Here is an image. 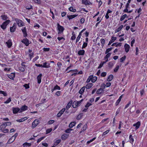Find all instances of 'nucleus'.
<instances>
[{"instance_id": "nucleus-24", "label": "nucleus", "mask_w": 147, "mask_h": 147, "mask_svg": "<svg viewBox=\"0 0 147 147\" xmlns=\"http://www.w3.org/2000/svg\"><path fill=\"white\" fill-rule=\"evenodd\" d=\"M113 76L112 75H110L107 79V80L108 82H110L112 80Z\"/></svg>"}, {"instance_id": "nucleus-14", "label": "nucleus", "mask_w": 147, "mask_h": 147, "mask_svg": "<svg viewBox=\"0 0 147 147\" xmlns=\"http://www.w3.org/2000/svg\"><path fill=\"white\" fill-rule=\"evenodd\" d=\"M42 76V74H40L37 77V80L38 81V83L40 84L41 82V77Z\"/></svg>"}, {"instance_id": "nucleus-22", "label": "nucleus", "mask_w": 147, "mask_h": 147, "mask_svg": "<svg viewBox=\"0 0 147 147\" xmlns=\"http://www.w3.org/2000/svg\"><path fill=\"white\" fill-rule=\"evenodd\" d=\"M42 67H43L49 68L50 67L49 64H47V63L46 62L43 63V65H42Z\"/></svg>"}, {"instance_id": "nucleus-26", "label": "nucleus", "mask_w": 147, "mask_h": 147, "mask_svg": "<svg viewBox=\"0 0 147 147\" xmlns=\"http://www.w3.org/2000/svg\"><path fill=\"white\" fill-rule=\"evenodd\" d=\"M85 51L84 50H80L78 51V54L79 55H83L84 54Z\"/></svg>"}, {"instance_id": "nucleus-45", "label": "nucleus", "mask_w": 147, "mask_h": 147, "mask_svg": "<svg viewBox=\"0 0 147 147\" xmlns=\"http://www.w3.org/2000/svg\"><path fill=\"white\" fill-rule=\"evenodd\" d=\"M126 58V57L125 55H124L123 57H122L120 59V62H122L124 61L125 60Z\"/></svg>"}, {"instance_id": "nucleus-25", "label": "nucleus", "mask_w": 147, "mask_h": 147, "mask_svg": "<svg viewBox=\"0 0 147 147\" xmlns=\"http://www.w3.org/2000/svg\"><path fill=\"white\" fill-rule=\"evenodd\" d=\"M8 77L11 79H13V78L15 77V74L11 73V74L9 75Z\"/></svg>"}, {"instance_id": "nucleus-41", "label": "nucleus", "mask_w": 147, "mask_h": 147, "mask_svg": "<svg viewBox=\"0 0 147 147\" xmlns=\"http://www.w3.org/2000/svg\"><path fill=\"white\" fill-rule=\"evenodd\" d=\"M69 10L73 12H75L76 11V9H74L72 7H71L69 8Z\"/></svg>"}, {"instance_id": "nucleus-35", "label": "nucleus", "mask_w": 147, "mask_h": 147, "mask_svg": "<svg viewBox=\"0 0 147 147\" xmlns=\"http://www.w3.org/2000/svg\"><path fill=\"white\" fill-rule=\"evenodd\" d=\"M123 27V25H121L115 30V32H119V31L121 30L122 28Z\"/></svg>"}, {"instance_id": "nucleus-48", "label": "nucleus", "mask_w": 147, "mask_h": 147, "mask_svg": "<svg viewBox=\"0 0 147 147\" xmlns=\"http://www.w3.org/2000/svg\"><path fill=\"white\" fill-rule=\"evenodd\" d=\"M52 128H49L47 129L46 131V134H48L52 131Z\"/></svg>"}, {"instance_id": "nucleus-56", "label": "nucleus", "mask_w": 147, "mask_h": 147, "mask_svg": "<svg viewBox=\"0 0 147 147\" xmlns=\"http://www.w3.org/2000/svg\"><path fill=\"white\" fill-rule=\"evenodd\" d=\"M87 44H88L87 43L85 42H84L82 47V48L83 49L85 48L86 47H87Z\"/></svg>"}, {"instance_id": "nucleus-31", "label": "nucleus", "mask_w": 147, "mask_h": 147, "mask_svg": "<svg viewBox=\"0 0 147 147\" xmlns=\"http://www.w3.org/2000/svg\"><path fill=\"white\" fill-rule=\"evenodd\" d=\"M76 124V122H71L69 124V126L70 128H72L73 126L75 125Z\"/></svg>"}, {"instance_id": "nucleus-47", "label": "nucleus", "mask_w": 147, "mask_h": 147, "mask_svg": "<svg viewBox=\"0 0 147 147\" xmlns=\"http://www.w3.org/2000/svg\"><path fill=\"white\" fill-rule=\"evenodd\" d=\"M111 54V53H107V54L105 57V59H108V58L110 57Z\"/></svg>"}, {"instance_id": "nucleus-30", "label": "nucleus", "mask_w": 147, "mask_h": 147, "mask_svg": "<svg viewBox=\"0 0 147 147\" xmlns=\"http://www.w3.org/2000/svg\"><path fill=\"white\" fill-rule=\"evenodd\" d=\"M87 128V125L86 124H85L83 126L82 129V130L80 132V133H81L82 131H84L86 130Z\"/></svg>"}, {"instance_id": "nucleus-32", "label": "nucleus", "mask_w": 147, "mask_h": 147, "mask_svg": "<svg viewBox=\"0 0 147 147\" xmlns=\"http://www.w3.org/2000/svg\"><path fill=\"white\" fill-rule=\"evenodd\" d=\"M26 119H27V118H26V117L17 120L16 121H17L18 122H21L24 121Z\"/></svg>"}, {"instance_id": "nucleus-15", "label": "nucleus", "mask_w": 147, "mask_h": 147, "mask_svg": "<svg viewBox=\"0 0 147 147\" xmlns=\"http://www.w3.org/2000/svg\"><path fill=\"white\" fill-rule=\"evenodd\" d=\"M82 3L83 4L86 5H89L91 4V3L88 1V0H82Z\"/></svg>"}, {"instance_id": "nucleus-18", "label": "nucleus", "mask_w": 147, "mask_h": 147, "mask_svg": "<svg viewBox=\"0 0 147 147\" xmlns=\"http://www.w3.org/2000/svg\"><path fill=\"white\" fill-rule=\"evenodd\" d=\"M22 30L24 36L26 37L27 36V34L26 32V29L25 27H24V28L22 29Z\"/></svg>"}, {"instance_id": "nucleus-2", "label": "nucleus", "mask_w": 147, "mask_h": 147, "mask_svg": "<svg viewBox=\"0 0 147 147\" xmlns=\"http://www.w3.org/2000/svg\"><path fill=\"white\" fill-rule=\"evenodd\" d=\"M57 29L59 31L58 34H59L60 32H63L64 30V28L62 26H60L59 23L57 24Z\"/></svg>"}, {"instance_id": "nucleus-50", "label": "nucleus", "mask_w": 147, "mask_h": 147, "mask_svg": "<svg viewBox=\"0 0 147 147\" xmlns=\"http://www.w3.org/2000/svg\"><path fill=\"white\" fill-rule=\"evenodd\" d=\"M2 131L4 133H7L9 132V130L7 129H3Z\"/></svg>"}, {"instance_id": "nucleus-49", "label": "nucleus", "mask_w": 147, "mask_h": 147, "mask_svg": "<svg viewBox=\"0 0 147 147\" xmlns=\"http://www.w3.org/2000/svg\"><path fill=\"white\" fill-rule=\"evenodd\" d=\"M72 106L74 108H76L78 107V106L76 103V102L74 101L72 103Z\"/></svg>"}, {"instance_id": "nucleus-64", "label": "nucleus", "mask_w": 147, "mask_h": 147, "mask_svg": "<svg viewBox=\"0 0 147 147\" xmlns=\"http://www.w3.org/2000/svg\"><path fill=\"white\" fill-rule=\"evenodd\" d=\"M107 73L106 72H103L101 74V76L103 77H104L106 75Z\"/></svg>"}, {"instance_id": "nucleus-17", "label": "nucleus", "mask_w": 147, "mask_h": 147, "mask_svg": "<svg viewBox=\"0 0 147 147\" xmlns=\"http://www.w3.org/2000/svg\"><path fill=\"white\" fill-rule=\"evenodd\" d=\"M72 100H71L69 101V102L67 104L66 107V109L67 110H68V109L70 108L71 107L72 103Z\"/></svg>"}, {"instance_id": "nucleus-39", "label": "nucleus", "mask_w": 147, "mask_h": 147, "mask_svg": "<svg viewBox=\"0 0 147 147\" xmlns=\"http://www.w3.org/2000/svg\"><path fill=\"white\" fill-rule=\"evenodd\" d=\"M122 95L118 99L117 101V102L115 103L116 105H117L119 104V103L121 101V100L122 97Z\"/></svg>"}, {"instance_id": "nucleus-12", "label": "nucleus", "mask_w": 147, "mask_h": 147, "mask_svg": "<svg viewBox=\"0 0 147 147\" xmlns=\"http://www.w3.org/2000/svg\"><path fill=\"white\" fill-rule=\"evenodd\" d=\"M69 135L66 134H63L61 137L62 140H65L68 138Z\"/></svg>"}, {"instance_id": "nucleus-55", "label": "nucleus", "mask_w": 147, "mask_h": 147, "mask_svg": "<svg viewBox=\"0 0 147 147\" xmlns=\"http://www.w3.org/2000/svg\"><path fill=\"white\" fill-rule=\"evenodd\" d=\"M119 68V66L117 65L116 67L114 69V71L115 72H117Z\"/></svg>"}, {"instance_id": "nucleus-54", "label": "nucleus", "mask_w": 147, "mask_h": 147, "mask_svg": "<svg viewBox=\"0 0 147 147\" xmlns=\"http://www.w3.org/2000/svg\"><path fill=\"white\" fill-rule=\"evenodd\" d=\"M45 136H43V137H42L40 138L39 139H38V140L37 142L38 143L41 141L42 140H43L45 138Z\"/></svg>"}, {"instance_id": "nucleus-51", "label": "nucleus", "mask_w": 147, "mask_h": 147, "mask_svg": "<svg viewBox=\"0 0 147 147\" xmlns=\"http://www.w3.org/2000/svg\"><path fill=\"white\" fill-rule=\"evenodd\" d=\"M61 142V140H57L55 143V145H57L59 144Z\"/></svg>"}, {"instance_id": "nucleus-43", "label": "nucleus", "mask_w": 147, "mask_h": 147, "mask_svg": "<svg viewBox=\"0 0 147 147\" xmlns=\"http://www.w3.org/2000/svg\"><path fill=\"white\" fill-rule=\"evenodd\" d=\"M11 101V98L10 97L7 100L5 101L4 103L5 104H8Z\"/></svg>"}, {"instance_id": "nucleus-3", "label": "nucleus", "mask_w": 147, "mask_h": 147, "mask_svg": "<svg viewBox=\"0 0 147 147\" xmlns=\"http://www.w3.org/2000/svg\"><path fill=\"white\" fill-rule=\"evenodd\" d=\"M39 121L37 119H35L33 122L32 124V128L35 127L39 123Z\"/></svg>"}, {"instance_id": "nucleus-19", "label": "nucleus", "mask_w": 147, "mask_h": 147, "mask_svg": "<svg viewBox=\"0 0 147 147\" xmlns=\"http://www.w3.org/2000/svg\"><path fill=\"white\" fill-rule=\"evenodd\" d=\"M78 16V14H74L73 15H69L67 16V17L68 18L69 20L77 16Z\"/></svg>"}, {"instance_id": "nucleus-29", "label": "nucleus", "mask_w": 147, "mask_h": 147, "mask_svg": "<svg viewBox=\"0 0 147 147\" xmlns=\"http://www.w3.org/2000/svg\"><path fill=\"white\" fill-rule=\"evenodd\" d=\"M85 89V87L84 86L82 87L79 91V93L81 94H82L84 92Z\"/></svg>"}, {"instance_id": "nucleus-34", "label": "nucleus", "mask_w": 147, "mask_h": 147, "mask_svg": "<svg viewBox=\"0 0 147 147\" xmlns=\"http://www.w3.org/2000/svg\"><path fill=\"white\" fill-rule=\"evenodd\" d=\"M117 44V43H113L112 45L111 46H113L115 45L116 47H117L119 46H121V43L120 42H119Z\"/></svg>"}, {"instance_id": "nucleus-6", "label": "nucleus", "mask_w": 147, "mask_h": 147, "mask_svg": "<svg viewBox=\"0 0 147 147\" xmlns=\"http://www.w3.org/2000/svg\"><path fill=\"white\" fill-rule=\"evenodd\" d=\"M22 42L25 44L26 46H28V45L29 43V40L27 38H26L25 39H23L22 40Z\"/></svg>"}, {"instance_id": "nucleus-27", "label": "nucleus", "mask_w": 147, "mask_h": 147, "mask_svg": "<svg viewBox=\"0 0 147 147\" xmlns=\"http://www.w3.org/2000/svg\"><path fill=\"white\" fill-rule=\"evenodd\" d=\"M6 126L5 124V123H4L3 124H2L0 126V130H2L3 129H5Z\"/></svg>"}, {"instance_id": "nucleus-58", "label": "nucleus", "mask_w": 147, "mask_h": 147, "mask_svg": "<svg viewBox=\"0 0 147 147\" xmlns=\"http://www.w3.org/2000/svg\"><path fill=\"white\" fill-rule=\"evenodd\" d=\"M106 86V85L104 83H103L100 86V88L104 90V89L105 88Z\"/></svg>"}, {"instance_id": "nucleus-38", "label": "nucleus", "mask_w": 147, "mask_h": 147, "mask_svg": "<svg viewBox=\"0 0 147 147\" xmlns=\"http://www.w3.org/2000/svg\"><path fill=\"white\" fill-rule=\"evenodd\" d=\"M93 77V75H91L88 78L87 81L86 82L87 83H89L90 82V80L92 81V78Z\"/></svg>"}, {"instance_id": "nucleus-37", "label": "nucleus", "mask_w": 147, "mask_h": 147, "mask_svg": "<svg viewBox=\"0 0 147 147\" xmlns=\"http://www.w3.org/2000/svg\"><path fill=\"white\" fill-rule=\"evenodd\" d=\"M83 116V114L82 113H81L80 114L77 116V117L76 118L77 119V120L80 119H81V118H82Z\"/></svg>"}, {"instance_id": "nucleus-4", "label": "nucleus", "mask_w": 147, "mask_h": 147, "mask_svg": "<svg viewBox=\"0 0 147 147\" xmlns=\"http://www.w3.org/2000/svg\"><path fill=\"white\" fill-rule=\"evenodd\" d=\"M16 28V24L14 23L12 26L10 27V31L11 32H15Z\"/></svg>"}, {"instance_id": "nucleus-16", "label": "nucleus", "mask_w": 147, "mask_h": 147, "mask_svg": "<svg viewBox=\"0 0 147 147\" xmlns=\"http://www.w3.org/2000/svg\"><path fill=\"white\" fill-rule=\"evenodd\" d=\"M61 89L60 86L56 85L53 88L51 89L52 92H53L54 90H60Z\"/></svg>"}, {"instance_id": "nucleus-40", "label": "nucleus", "mask_w": 147, "mask_h": 147, "mask_svg": "<svg viewBox=\"0 0 147 147\" xmlns=\"http://www.w3.org/2000/svg\"><path fill=\"white\" fill-rule=\"evenodd\" d=\"M97 80V78L96 76H93V77L92 78V82L94 83Z\"/></svg>"}, {"instance_id": "nucleus-28", "label": "nucleus", "mask_w": 147, "mask_h": 147, "mask_svg": "<svg viewBox=\"0 0 147 147\" xmlns=\"http://www.w3.org/2000/svg\"><path fill=\"white\" fill-rule=\"evenodd\" d=\"M92 86L93 84L92 83H89L85 87L86 89H90Z\"/></svg>"}, {"instance_id": "nucleus-13", "label": "nucleus", "mask_w": 147, "mask_h": 147, "mask_svg": "<svg viewBox=\"0 0 147 147\" xmlns=\"http://www.w3.org/2000/svg\"><path fill=\"white\" fill-rule=\"evenodd\" d=\"M6 43L7 45V47L9 48H10L12 45L11 40L10 39L6 42Z\"/></svg>"}, {"instance_id": "nucleus-8", "label": "nucleus", "mask_w": 147, "mask_h": 147, "mask_svg": "<svg viewBox=\"0 0 147 147\" xmlns=\"http://www.w3.org/2000/svg\"><path fill=\"white\" fill-rule=\"evenodd\" d=\"M125 51L126 53H127L129 50L130 46L129 45L125 44L124 45Z\"/></svg>"}, {"instance_id": "nucleus-63", "label": "nucleus", "mask_w": 147, "mask_h": 147, "mask_svg": "<svg viewBox=\"0 0 147 147\" xmlns=\"http://www.w3.org/2000/svg\"><path fill=\"white\" fill-rule=\"evenodd\" d=\"M5 124L6 126H10L11 125V123L10 122H5Z\"/></svg>"}, {"instance_id": "nucleus-5", "label": "nucleus", "mask_w": 147, "mask_h": 147, "mask_svg": "<svg viewBox=\"0 0 147 147\" xmlns=\"http://www.w3.org/2000/svg\"><path fill=\"white\" fill-rule=\"evenodd\" d=\"M16 21L17 22L18 25L19 26H23V24L21 20L18 19H16Z\"/></svg>"}, {"instance_id": "nucleus-1", "label": "nucleus", "mask_w": 147, "mask_h": 147, "mask_svg": "<svg viewBox=\"0 0 147 147\" xmlns=\"http://www.w3.org/2000/svg\"><path fill=\"white\" fill-rule=\"evenodd\" d=\"M10 22L9 20H7L3 22L1 26V28L3 30H5L6 28L7 25Z\"/></svg>"}, {"instance_id": "nucleus-11", "label": "nucleus", "mask_w": 147, "mask_h": 147, "mask_svg": "<svg viewBox=\"0 0 147 147\" xmlns=\"http://www.w3.org/2000/svg\"><path fill=\"white\" fill-rule=\"evenodd\" d=\"M28 109V107L26 106L25 105L24 106H23L20 108V112H21L23 111H25L27 110Z\"/></svg>"}, {"instance_id": "nucleus-59", "label": "nucleus", "mask_w": 147, "mask_h": 147, "mask_svg": "<svg viewBox=\"0 0 147 147\" xmlns=\"http://www.w3.org/2000/svg\"><path fill=\"white\" fill-rule=\"evenodd\" d=\"M100 41L102 43V45L103 46L104 45L105 40L103 39H101L100 40Z\"/></svg>"}, {"instance_id": "nucleus-9", "label": "nucleus", "mask_w": 147, "mask_h": 147, "mask_svg": "<svg viewBox=\"0 0 147 147\" xmlns=\"http://www.w3.org/2000/svg\"><path fill=\"white\" fill-rule=\"evenodd\" d=\"M65 110V108L63 109H61L60 112L57 114V117H60L61 116V115L63 114L64 111Z\"/></svg>"}, {"instance_id": "nucleus-62", "label": "nucleus", "mask_w": 147, "mask_h": 147, "mask_svg": "<svg viewBox=\"0 0 147 147\" xmlns=\"http://www.w3.org/2000/svg\"><path fill=\"white\" fill-rule=\"evenodd\" d=\"M92 104L91 103H89V102H88L87 104L85 105V107L86 108H88Z\"/></svg>"}, {"instance_id": "nucleus-23", "label": "nucleus", "mask_w": 147, "mask_h": 147, "mask_svg": "<svg viewBox=\"0 0 147 147\" xmlns=\"http://www.w3.org/2000/svg\"><path fill=\"white\" fill-rule=\"evenodd\" d=\"M15 138H13V137H11L8 140L7 143L8 144H11L15 140Z\"/></svg>"}, {"instance_id": "nucleus-21", "label": "nucleus", "mask_w": 147, "mask_h": 147, "mask_svg": "<svg viewBox=\"0 0 147 147\" xmlns=\"http://www.w3.org/2000/svg\"><path fill=\"white\" fill-rule=\"evenodd\" d=\"M116 39V38L115 37H112L111 38V40L110 41L109 44H108V45H110L114 41H115Z\"/></svg>"}, {"instance_id": "nucleus-33", "label": "nucleus", "mask_w": 147, "mask_h": 147, "mask_svg": "<svg viewBox=\"0 0 147 147\" xmlns=\"http://www.w3.org/2000/svg\"><path fill=\"white\" fill-rule=\"evenodd\" d=\"M129 140H130V142L132 144L134 141V139L133 138L131 135H130L129 137Z\"/></svg>"}, {"instance_id": "nucleus-10", "label": "nucleus", "mask_w": 147, "mask_h": 147, "mask_svg": "<svg viewBox=\"0 0 147 147\" xmlns=\"http://www.w3.org/2000/svg\"><path fill=\"white\" fill-rule=\"evenodd\" d=\"M140 121L137 122L136 123L133 124L134 126H135L136 129H138L140 127Z\"/></svg>"}, {"instance_id": "nucleus-61", "label": "nucleus", "mask_w": 147, "mask_h": 147, "mask_svg": "<svg viewBox=\"0 0 147 147\" xmlns=\"http://www.w3.org/2000/svg\"><path fill=\"white\" fill-rule=\"evenodd\" d=\"M113 65V63L111 62H110L109 63V66L110 67H112Z\"/></svg>"}, {"instance_id": "nucleus-20", "label": "nucleus", "mask_w": 147, "mask_h": 147, "mask_svg": "<svg viewBox=\"0 0 147 147\" xmlns=\"http://www.w3.org/2000/svg\"><path fill=\"white\" fill-rule=\"evenodd\" d=\"M104 91V90L101 88L98 89L96 92V93L98 94H100L102 92Z\"/></svg>"}, {"instance_id": "nucleus-7", "label": "nucleus", "mask_w": 147, "mask_h": 147, "mask_svg": "<svg viewBox=\"0 0 147 147\" xmlns=\"http://www.w3.org/2000/svg\"><path fill=\"white\" fill-rule=\"evenodd\" d=\"M13 111L14 113L16 114L18 112H20V109L19 108H12Z\"/></svg>"}, {"instance_id": "nucleus-52", "label": "nucleus", "mask_w": 147, "mask_h": 147, "mask_svg": "<svg viewBox=\"0 0 147 147\" xmlns=\"http://www.w3.org/2000/svg\"><path fill=\"white\" fill-rule=\"evenodd\" d=\"M73 129L71 128H68L65 130V132L67 133H69Z\"/></svg>"}, {"instance_id": "nucleus-57", "label": "nucleus", "mask_w": 147, "mask_h": 147, "mask_svg": "<svg viewBox=\"0 0 147 147\" xmlns=\"http://www.w3.org/2000/svg\"><path fill=\"white\" fill-rule=\"evenodd\" d=\"M55 121L54 120H50L48 122V124L49 125L53 123Z\"/></svg>"}, {"instance_id": "nucleus-36", "label": "nucleus", "mask_w": 147, "mask_h": 147, "mask_svg": "<svg viewBox=\"0 0 147 147\" xmlns=\"http://www.w3.org/2000/svg\"><path fill=\"white\" fill-rule=\"evenodd\" d=\"M1 17L2 19L4 20H5L8 19V17L7 16L5 15H2L1 16Z\"/></svg>"}, {"instance_id": "nucleus-60", "label": "nucleus", "mask_w": 147, "mask_h": 147, "mask_svg": "<svg viewBox=\"0 0 147 147\" xmlns=\"http://www.w3.org/2000/svg\"><path fill=\"white\" fill-rule=\"evenodd\" d=\"M95 139H96L95 138H92V139L88 141L87 142V143L88 144H89L91 142L93 141Z\"/></svg>"}, {"instance_id": "nucleus-42", "label": "nucleus", "mask_w": 147, "mask_h": 147, "mask_svg": "<svg viewBox=\"0 0 147 147\" xmlns=\"http://www.w3.org/2000/svg\"><path fill=\"white\" fill-rule=\"evenodd\" d=\"M31 145V144L30 143H25L23 144V147H27V146L29 147Z\"/></svg>"}, {"instance_id": "nucleus-44", "label": "nucleus", "mask_w": 147, "mask_h": 147, "mask_svg": "<svg viewBox=\"0 0 147 147\" xmlns=\"http://www.w3.org/2000/svg\"><path fill=\"white\" fill-rule=\"evenodd\" d=\"M127 16V15L126 14H125L122 16L120 19V21H122Z\"/></svg>"}, {"instance_id": "nucleus-46", "label": "nucleus", "mask_w": 147, "mask_h": 147, "mask_svg": "<svg viewBox=\"0 0 147 147\" xmlns=\"http://www.w3.org/2000/svg\"><path fill=\"white\" fill-rule=\"evenodd\" d=\"M112 49H113L112 47H111V48H110L107 49L106 51L105 54H106L108 53L109 52H110V51H111Z\"/></svg>"}, {"instance_id": "nucleus-53", "label": "nucleus", "mask_w": 147, "mask_h": 147, "mask_svg": "<svg viewBox=\"0 0 147 147\" xmlns=\"http://www.w3.org/2000/svg\"><path fill=\"white\" fill-rule=\"evenodd\" d=\"M0 94H3L4 96H7V93L3 91H0Z\"/></svg>"}]
</instances>
